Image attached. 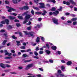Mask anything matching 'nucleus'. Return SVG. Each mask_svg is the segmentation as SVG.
Listing matches in <instances>:
<instances>
[{"instance_id":"1","label":"nucleus","mask_w":77,"mask_h":77,"mask_svg":"<svg viewBox=\"0 0 77 77\" xmlns=\"http://www.w3.org/2000/svg\"><path fill=\"white\" fill-rule=\"evenodd\" d=\"M23 32L25 33L26 35H28V36H29V35L31 36H32V38H34V34H35V32H30L28 33L27 31H24Z\"/></svg>"},{"instance_id":"2","label":"nucleus","mask_w":77,"mask_h":77,"mask_svg":"<svg viewBox=\"0 0 77 77\" xmlns=\"http://www.w3.org/2000/svg\"><path fill=\"white\" fill-rule=\"evenodd\" d=\"M6 8H7V9H9L8 10V12H11V11H16V9L13 8H12L10 7H9L8 6H6Z\"/></svg>"},{"instance_id":"3","label":"nucleus","mask_w":77,"mask_h":77,"mask_svg":"<svg viewBox=\"0 0 77 77\" xmlns=\"http://www.w3.org/2000/svg\"><path fill=\"white\" fill-rule=\"evenodd\" d=\"M53 22H54V24H59V23H58V20L57 19L55 18H53L52 19Z\"/></svg>"},{"instance_id":"4","label":"nucleus","mask_w":77,"mask_h":77,"mask_svg":"<svg viewBox=\"0 0 77 77\" xmlns=\"http://www.w3.org/2000/svg\"><path fill=\"white\" fill-rule=\"evenodd\" d=\"M33 67V64L31 63L29 64H28V65L26 66V67L25 68L26 70H28L29 68H32Z\"/></svg>"},{"instance_id":"5","label":"nucleus","mask_w":77,"mask_h":77,"mask_svg":"<svg viewBox=\"0 0 77 77\" xmlns=\"http://www.w3.org/2000/svg\"><path fill=\"white\" fill-rule=\"evenodd\" d=\"M39 5H41L39 6V8L40 9H43V8H45V5H44V3H38Z\"/></svg>"},{"instance_id":"6","label":"nucleus","mask_w":77,"mask_h":77,"mask_svg":"<svg viewBox=\"0 0 77 77\" xmlns=\"http://www.w3.org/2000/svg\"><path fill=\"white\" fill-rule=\"evenodd\" d=\"M31 14H26L25 18V20H28L31 17Z\"/></svg>"},{"instance_id":"7","label":"nucleus","mask_w":77,"mask_h":77,"mask_svg":"<svg viewBox=\"0 0 77 77\" xmlns=\"http://www.w3.org/2000/svg\"><path fill=\"white\" fill-rule=\"evenodd\" d=\"M5 23L7 24L8 25L9 24V20L8 19H5Z\"/></svg>"},{"instance_id":"8","label":"nucleus","mask_w":77,"mask_h":77,"mask_svg":"<svg viewBox=\"0 0 77 77\" xmlns=\"http://www.w3.org/2000/svg\"><path fill=\"white\" fill-rule=\"evenodd\" d=\"M9 18L11 20H15L16 19V17H13L12 16H9Z\"/></svg>"},{"instance_id":"9","label":"nucleus","mask_w":77,"mask_h":77,"mask_svg":"<svg viewBox=\"0 0 77 77\" xmlns=\"http://www.w3.org/2000/svg\"><path fill=\"white\" fill-rule=\"evenodd\" d=\"M5 64L3 63H0V66L1 67V68H4V69L6 68V67L5 66Z\"/></svg>"},{"instance_id":"10","label":"nucleus","mask_w":77,"mask_h":77,"mask_svg":"<svg viewBox=\"0 0 77 77\" xmlns=\"http://www.w3.org/2000/svg\"><path fill=\"white\" fill-rule=\"evenodd\" d=\"M70 3H71L72 5H76V3L75 2H74L72 0H70L69 1Z\"/></svg>"},{"instance_id":"11","label":"nucleus","mask_w":77,"mask_h":77,"mask_svg":"<svg viewBox=\"0 0 77 77\" xmlns=\"http://www.w3.org/2000/svg\"><path fill=\"white\" fill-rule=\"evenodd\" d=\"M52 13L54 15H57L59 14V12L58 11H56L55 12H53Z\"/></svg>"},{"instance_id":"12","label":"nucleus","mask_w":77,"mask_h":77,"mask_svg":"<svg viewBox=\"0 0 77 77\" xmlns=\"http://www.w3.org/2000/svg\"><path fill=\"white\" fill-rule=\"evenodd\" d=\"M51 48L52 50H56L57 47H56V46H53L51 47Z\"/></svg>"},{"instance_id":"13","label":"nucleus","mask_w":77,"mask_h":77,"mask_svg":"<svg viewBox=\"0 0 77 77\" xmlns=\"http://www.w3.org/2000/svg\"><path fill=\"white\" fill-rule=\"evenodd\" d=\"M43 13L42 14V15L44 16V15H46V14H47V12L45 10H43Z\"/></svg>"},{"instance_id":"14","label":"nucleus","mask_w":77,"mask_h":77,"mask_svg":"<svg viewBox=\"0 0 77 77\" xmlns=\"http://www.w3.org/2000/svg\"><path fill=\"white\" fill-rule=\"evenodd\" d=\"M40 38L39 37H37V38H36V42H37L38 43V42H40Z\"/></svg>"},{"instance_id":"15","label":"nucleus","mask_w":77,"mask_h":77,"mask_svg":"<svg viewBox=\"0 0 77 77\" xmlns=\"http://www.w3.org/2000/svg\"><path fill=\"white\" fill-rule=\"evenodd\" d=\"M63 4H64V5H65V4H66L67 5H70V3H69V2H66L65 1H63Z\"/></svg>"},{"instance_id":"16","label":"nucleus","mask_w":77,"mask_h":77,"mask_svg":"<svg viewBox=\"0 0 77 77\" xmlns=\"http://www.w3.org/2000/svg\"><path fill=\"white\" fill-rule=\"evenodd\" d=\"M72 63L71 61H68L66 63V65H67L69 66V65H71V64Z\"/></svg>"},{"instance_id":"17","label":"nucleus","mask_w":77,"mask_h":77,"mask_svg":"<svg viewBox=\"0 0 77 77\" xmlns=\"http://www.w3.org/2000/svg\"><path fill=\"white\" fill-rule=\"evenodd\" d=\"M29 7L27 5L23 6V9L24 10H28L29 9Z\"/></svg>"},{"instance_id":"18","label":"nucleus","mask_w":77,"mask_h":77,"mask_svg":"<svg viewBox=\"0 0 77 77\" xmlns=\"http://www.w3.org/2000/svg\"><path fill=\"white\" fill-rule=\"evenodd\" d=\"M42 12H41L36 11L35 12V14L36 15H41Z\"/></svg>"},{"instance_id":"19","label":"nucleus","mask_w":77,"mask_h":77,"mask_svg":"<svg viewBox=\"0 0 77 77\" xmlns=\"http://www.w3.org/2000/svg\"><path fill=\"white\" fill-rule=\"evenodd\" d=\"M45 52H46L47 54H48V55H49V54H50V53H51V52L50 51L48 50H46L45 51Z\"/></svg>"},{"instance_id":"20","label":"nucleus","mask_w":77,"mask_h":77,"mask_svg":"<svg viewBox=\"0 0 77 77\" xmlns=\"http://www.w3.org/2000/svg\"><path fill=\"white\" fill-rule=\"evenodd\" d=\"M16 42L17 43V46H19V45H21V44H20V41H16Z\"/></svg>"},{"instance_id":"21","label":"nucleus","mask_w":77,"mask_h":77,"mask_svg":"<svg viewBox=\"0 0 77 77\" xmlns=\"http://www.w3.org/2000/svg\"><path fill=\"white\" fill-rule=\"evenodd\" d=\"M32 61V60L30 59V60H25L24 61V62H25V63H26L27 62H29Z\"/></svg>"},{"instance_id":"22","label":"nucleus","mask_w":77,"mask_h":77,"mask_svg":"<svg viewBox=\"0 0 77 77\" xmlns=\"http://www.w3.org/2000/svg\"><path fill=\"white\" fill-rule=\"evenodd\" d=\"M77 17L73 18L71 20L73 21H77Z\"/></svg>"},{"instance_id":"23","label":"nucleus","mask_w":77,"mask_h":77,"mask_svg":"<svg viewBox=\"0 0 77 77\" xmlns=\"http://www.w3.org/2000/svg\"><path fill=\"white\" fill-rule=\"evenodd\" d=\"M61 69L62 71H64V70H65V67L64 66H61Z\"/></svg>"},{"instance_id":"24","label":"nucleus","mask_w":77,"mask_h":77,"mask_svg":"<svg viewBox=\"0 0 77 77\" xmlns=\"http://www.w3.org/2000/svg\"><path fill=\"white\" fill-rule=\"evenodd\" d=\"M56 10V8L55 7H52L51 9V11H55V10Z\"/></svg>"},{"instance_id":"25","label":"nucleus","mask_w":77,"mask_h":77,"mask_svg":"<svg viewBox=\"0 0 77 77\" xmlns=\"http://www.w3.org/2000/svg\"><path fill=\"white\" fill-rule=\"evenodd\" d=\"M17 17L20 20H23V16H18Z\"/></svg>"},{"instance_id":"26","label":"nucleus","mask_w":77,"mask_h":77,"mask_svg":"<svg viewBox=\"0 0 77 77\" xmlns=\"http://www.w3.org/2000/svg\"><path fill=\"white\" fill-rule=\"evenodd\" d=\"M16 26L17 27H19L21 26V24H20V23H17L16 24Z\"/></svg>"},{"instance_id":"27","label":"nucleus","mask_w":77,"mask_h":77,"mask_svg":"<svg viewBox=\"0 0 77 77\" xmlns=\"http://www.w3.org/2000/svg\"><path fill=\"white\" fill-rule=\"evenodd\" d=\"M23 57H29V55H28L26 54H24L23 55Z\"/></svg>"},{"instance_id":"28","label":"nucleus","mask_w":77,"mask_h":77,"mask_svg":"<svg viewBox=\"0 0 77 77\" xmlns=\"http://www.w3.org/2000/svg\"><path fill=\"white\" fill-rule=\"evenodd\" d=\"M12 2L13 3H14V4H16L18 3V2L17 0H12Z\"/></svg>"},{"instance_id":"29","label":"nucleus","mask_w":77,"mask_h":77,"mask_svg":"<svg viewBox=\"0 0 77 77\" xmlns=\"http://www.w3.org/2000/svg\"><path fill=\"white\" fill-rule=\"evenodd\" d=\"M4 35L5 38H8V33L7 32H5L4 34Z\"/></svg>"},{"instance_id":"30","label":"nucleus","mask_w":77,"mask_h":77,"mask_svg":"<svg viewBox=\"0 0 77 77\" xmlns=\"http://www.w3.org/2000/svg\"><path fill=\"white\" fill-rule=\"evenodd\" d=\"M7 40H4L2 42L3 45H5V44H6V42H7Z\"/></svg>"},{"instance_id":"31","label":"nucleus","mask_w":77,"mask_h":77,"mask_svg":"<svg viewBox=\"0 0 77 77\" xmlns=\"http://www.w3.org/2000/svg\"><path fill=\"white\" fill-rule=\"evenodd\" d=\"M11 37L12 38H13V39H17V37H15V36L14 35L12 36Z\"/></svg>"},{"instance_id":"32","label":"nucleus","mask_w":77,"mask_h":77,"mask_svg":"<svg viewBox=\"0 0 77 77\" xmlns=\"http://www.w3.org/2000/svg\"><path fill=\"white\" fill-rule=\"evenodd\" d=\"M12 57L11 56L5 57V59H12Z\"/></svg>"},{"instance_id":"33","label":"nucleus","mask_w":77,"mask_h":77,"mask_svg":"<svg viewBox=\"0 0 77 77\" xmlns=\"http://www.w3.org/2000/svg\"><path fill=\"white\" fill-rule=\"evenodd\" d=\"M32 8L33 9H35L36 10H39V8L37 7H35L34 6H32Z\"/></svg>"},{"instance_id":"34","label":"nucleus","mask_w":77,"mask_h":77,"mask_svg":"<svg viewBox=\"0 0 77 77\" xmlns=\"http://www.w3.org/2000/svg\"><path fill=\"white\" fill-rule=\"evenodd\" d=\"M24 20L23 22V24H25V23H27L28 22V20Z\"/></svg>"},{"instance_id":"35","label":"nucleus","mask_w":77,"mask_h":77,"mask_svg":"<svg viewBox=\"0 0 77 77\" xmlns=\"http://www.w3.org/2000/svg\"><path fill=\"white\" fill-rule=\"evenodd\" d=\"M34 54L35 55V56H38V53L36 52V51H35L34 52Z\"/></svg>"},{"instance_id":"36","label":"nucleus","mask_w":77,"mask_h":77,"mask_svg":"<svg viewBox=\"0 0 77 77\" xmlns=\"http://www.w3.org/2000/svg\"><path fill=\"white\" fill-rule=\"evenodd\" d=\"M8 29H12V26L11 25H9L8 26Z\"/></svg>"},{"instance_id":"37","label":"nucleus","mask_w":77,"mask_h":77,"mask_svg":"<svg viewBox=\"0 0 77 77\" xmlns=\"http://www.w3.org/2000/svg\"><path fill=\"white\" fill-rule=\"evenodd\" d=\"M19 34L20 36H21V37H23V34H22V33L21 32H19Z\"/></svg>"},{"instance_id":"38","label":"nucleus","mask_w":77,"mask_h":77,"mask_svg":"<svg viewBox=\"0 0 77 77\" xmlns=\"http://www.w3.org/2000/svg\"><path fill=\"white\" fill-rule=\"evenodd\" d=\"M31 13L33 15H34V11H33V10H32L31 11Z\"/></svg>"},{"instance_id":"39","label":"nucleus","mask_w":77,"mask_h":77,"mask_svg":"<svg viewBox=\"0 0 77 77\" xmlns=\"http://www.w3.org/2000/svg\"><path fill=\"white\" fill-rule=\"evenodd\" d=\"M62 7H60V8L58 9L59 11H62Z\"/></svg>"},{"instance_id":"40","label":"nucleus","mask_w":77,"mask_h":77,"mask_svg":"<svg viewBox=\"0 0 77 77\" xmlns=\"http://www.w3.org/2000/svg\"><path fill=\"white\" fill-rule=\"evenodd\" d=\"M14 21L16 23H19V22H20V21L17 19H15L14 20Z\"/></svg>"},{"instance_id":"41","label":"nucleus","mask_w":77,"mask_h":77,"mask_svg":"<svg viewBox=\"0 0 77 77\" xmlns=\"http://www.w3.org/2000/svg\"><path fill=\"white\" fill-rule=\"evenodd\" d=\"M5 3L6 5H8L9 3V2L8 1L6 0L5 1Z\"/></svg>"},{"instance_id":"42","label":"nucleus","mask_w":77,"mask_h":77,"mask_svg":"<svg viewBox=\"0 0 77 77\" xmlns=\"http://www.w3.org/2000/svg\"><path fill=\"white\" fill-rule=\"evenodd\" d=\"M65 15H66V16H68L69 15H71V14H70L69 13H66Z\"/></svg>"},{"instance_id":"43","label":"nucleus","mask_w":77,"mask_h":77,"mask_svg":"<svg viewBox=\"0 0 77 77\" xmlns=\"http://www.w3.org/2000/svg\"><path fill=\"white\" fill-rule=\"evenodd\" d=\"M33 58L34 59H39V57L36 56H34L33 57Z\"/></svg>"},{"instance_id":"44","label":"nucleus","mask_w":77,"mask_h":77,"mask_svg":"<svg viewBox=\"0 0 77 77\" xmlns=\"http://www.w3.org/2000/svg\"><path fill=\"white\" fill-rule=\"evenodd\" d=\"M35 50H36V51H38V50H39V47H36L35 48Z\"/></svg>"},{"instance_id":"45","label":"nucleus","mask_w":77,"mask_h":77,"mask_svg":"<svg viewBox=\"0 0 77 77\" xmlns=\"http://www.w3.org/2000/svg\"><path fill=\"white\" fill-rule=\"evenodd\" d=\"M20 48L24 50V49H26V47L25 46H22L21 47V48Z\"/></svg>"},{"instance_id":"46","label":"nucleus","mask_w":77,"mask_h":77,"mask_svg":"<svg viewBox=\"0 0 77 77\" xmlns=\"http://www.w3.org/2000/svg\"><path fill=\"white\" fill-rule=\"evenodd\" d=\"M34 2L36 4V5H38V2H39V1H36L35 0H34Z\"/></svg>"},{"instance_id":"47","label":"nucleus","mask_w":77,"mask_h":77,"mask_svg":"<svg viewBox=\"0 0 77 77\" xmlns=\"http://www.w3.org/2000/svg\"><path fill=\"white\" fill-rule=\"evenodd\" d=\"M28 12H29V11H27L26 12H24L23 15H27V14H28Z\"/></svg>"},{"instance_id":"48","label":"nucleus","mask_w":77,"mask_h":77,"mask_svg":"<svg viewBox=\"0 0 77 77\" xmlns=\"http://www.w3.org/2000/svg\"><path fill=\"white\" fill-rule=\"evenodd\" d=\"M65 17H61V18L62 20H65Z\"/></svg>"},{"instance_id":"49","label":"nucleus","mask_w":77,"mask_h":77,"mask_svg":"<svg viewBox=\"0 0 77 77\" xmlns=\"http://www.w3.org/2000/svg\"><path fill=\"white\" fill-rule=\"evenodd\" d=\"M49 62H50V63H53V60L51 59L49 60Z\"/></svg>"},{"instance_id":"50","label":"nucleus","mask_w":77,"mask_h":77,"mask_svg":"<svg viewBox=\"0 0 77 77\" xmlns=\"http://www.w3.org/2000/svg\"><path fill=\"white\" fill-rule=\"evenodd\" d=\"M39 54H43V51H40L39 52Z\"/></svg>"},{"instance_id":"51","label":"nucleus","mask_w":77,"mask_h":77,"mask_svg":"<svg viewBox=\"0 0 77 77\" xmlns=\"http://www.w3.org/2000/svg\"><path fill=\"white\" fill-rule=\"evenodd\" d=\"M20 51L21 53H24V52H26V51L25 50H21Z\"/></svg>"},{"instance_id":"52","label":"nucleus","mask_w":77,"mask_h":77,"mask_svg":"<svg viewBox=\"0 0 77 77\" xmlns=\"http://www.w3.org/2000/svg\"><path fill=\"white\" fill-rule=\"evenodd\" d=\"M46 45L47 47L48 48V49H49V48H50V47H49V45L48 44H46Z\"/></svg>"},{"instance_id":"53","label":"nucleus","mask_w":77,"mask_h":77,"mask_svg":"<svg viewBox=\"0 0 77 77\" xmlns=\"http://www.w3.org/2000/svg\"><path fill=\"white\" fill-rule=\"evenodd\" d=\"M77 21H74L73 23V25H75L76 24H77Z\"/></svg>"},{"instance_id":"54","label":"nucleus","mask_w":77,"mask_h":77,"mask_svg":"<svg viewBox=\"0 0 77 77\" xmlns=\"http://www.w3.org/2000/svg\"><path fill=\"white\" fill-rule=\"evenodd\" d=\"M53 13L52 12H50L49 13V15L50 16H51V15H53Z\"/></svg>"},{"instance_id":"55","label":"nucleus","mask_w":77,"mask_h":77,"mask_svg":"<svg viewBox=\"0 0 77 77\" xmlns=\"http://www.w3.org/2000/svg\"><path fill=\"white\" fill-rule=\"evenodd\" d=\"M1 23L3 24H5V22L4 21H2L1 22Z\"/></svg>"},{"instance_id":"56","label":"nucleus","mask_w":77,"mask_h":77,"mask_svg":"<svg viewBox=\"0 0 77 77\" xmlns=\"http://www.w3.org/2000/svg\"><path fill=\"white\" fill-rule=\"evenodd\" d=\"M51 2L55 3L56 2L55 1V0H51Z\"/></svg>"},{"instance_id":"57","label":"nucleus","mask_w":77,"mask_h":77,"mask_svg":"<svg viewBox=\"0 0 77 77\" xmlns=\"http://www.w3.org/2000/svg\"><path fill=\"white\" fill-rule=\"evenodd\" d=\"M31 51V49H29L26 50V52H29V51Z\"/></svg>"},{"instance_id":"58","label":"nucleus","mask_w":77,"mask_h":77,"mask_svg":"<svg viewBox=\"0 0 77 77\" xmlns=\"http://www.w3.org/2000/svg\"><path fill=\"white\" fill-rule=\"evenodd\" d=\"M61 61L62 63H65V61L64 60H62Z\"/></svg>"},{"instance_id":"59","label":"nucleus","mask_w":77,"mask_h":77,"mask_svg":"<svg viewBox=\"0 0 77 77\" xmlns=\"http://www.w3.org/2000/svg\"><path fill=\"white\" fill-rule=\"evenodd\" d=\"M27 77H36V76L35 75H34L33 76L32 75H29L27 76Z\"/></svg>"},{"instance_id":"60","label":"nucleus","mask_w":77,"mask_h":77,"mask_svg":"<svg viewBox=\"0 0 77 77\" xmlns=\"http://www.w3.org/2000/svg\"><path fill=\"white\" fill-rule=\"evenodd\" d=\"M0 32H5V30H4V29H2V30H1Z\"/></svg>"},{"instance_id":"61","label":"nucleus","mask_w":77,"mask_h":77,"mask_svg":"<svg viewBox=\"0 0 77 77\" xmlns=\"http://www.w3.org/2000/svg\"><path fill=\"white\" fill-rule=\"evenodd\" d=\"M41 20H42V18H41V17L38 18V21H41Z\"/></svg>"},{"instance_id":"62","label":"nucleus","mask_w":77,"mask_h":77,"mask_svg":"<svg viewBox=\"0 0 77 77\" xmlns=\"http://www.w3.org/2000/svg\"><path fill=\"white\" fill-rule=\"evenodd\" d=\"M56 76L57 77H60V74H57L56 75Z\"/></svg>"},{"instance_id":"63","label":"nucleus","mask_w":77,"mask_h":77,"mask_svg":"<svg viewBox=\"0 0 77 77\" xmlns=\"http://www.w3.org/2000/svg\"><path fill=\"white\" fill-rule=\"evenodd\" d=\"M31 24H32L31 22H30V21H29V23L27 24V25H30Z\"/></svg>"},{"instance_id":"64","label":"nucleus","mask_w":77,"mask_h":77,"mask_svg":"<svg viewBox=\"0 0 77 77\" xmlns=\"http://www.w3.org/2000/svg\"><path fill=\"white\" fill-rule=\"evenodd\" d=\"M6 66L7 67V68H9L11 67V66L8 65V64H6Z\"/></svg>"}]
</instances>
